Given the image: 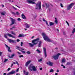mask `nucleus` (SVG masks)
Returning <instances> with one entry per match:
<instances>
[{"label":"nucleus","mask_w":75,"mask_h":75,"mask_svg":"<svg viewBox=\"0 0 75 75\" xmlns=\"http://www.w3.org/2000/svg\"><path fill=\"white\" fill-rule=\"evenodd\" d=\"M27 3H29L31 4H36V6L35 7V8L36 9H39V10H41V2L39 1L37 4H36L35 3L30 0H27Z\"/></svg>","instance_id":"f257e3e1"},{"label":"nucleus","mask_w":75,"mask_h":75,"mask_svg":"<svg viewBox=\"0 0 75 75\" xmlns=\"http://www.w3.org/2000/svg\"><path fill=\"white\" fill-rule=\"evenodd\" d=\"M42 35L43 37L44 40L45 41H47L48 42H53V40H52L51 39H50L46 35L45 33H42Z\"/></svg>","instance_id":"f03ea898"},{"label":"nucleus","mask_w":75,"mask_h":75,"mask_svg":"<svg viewBox=\"0 0 75 75\" xmlns=\"http://www.w3.org/2000/svg\"><path fill=\"white\" fill-rule=\"evenodd\" d=\"M39 40V38H37V39L32 40V42L33 44H31L30 43H28V44L30 45V47H33L34 45H36V44H38V41Z\"/></svg>","instance_id":"7ed1b4c3"},{"label":"nucleus","mask_w":75,"mask_h":75,"mask_svg":"<svg viewBox=\"0 0 75 75\" xmlns=\"http://www.w3.org/2000/svg\"><path fill=\"white\" fill-rule=\"evenodd\" d=\"M28 69H30L31 71H32V69L33 71H37V69L35 67L33 64H30L29 65V66L28 67Z\"/></svg>","instance_id":"20e7f679"},{"label":"nucleus","mask_w":75,"mask_h":75,"mask_svg":"<svg viewBox=\"0 0 75 75\" xmlns=\"http://www.w3.org/2000/svg\"><path fill=\"white\" fill-rule=\"evenodd\" d=\"M7 35L8 36V37H12V38H15L16 37H14V36L12 35L11 34L9 33H7L6 34H4V37L5 38H7Z\"/></svg>","instance_id":"39448f33"},{"label":"nucleus","mask_w":75,"mask_h":75,"mask_svg":"<svg viewBox=\"0 0 75 75\" xmlns=\"http://www.w3.org/2000/svg\"><path fill=\"white\" fill-rule=\"evenodd\" d=\"M60 53H58L57 54V55H53L52 56V57L54 58L55 60H57L58 59V57H59V55H61Z\"/></svg>","instance_id":"423d86ee"},{"label":"nucleus","mask_w":75,"mask_h":75,"mask_svg":"<svg viewBox=\"0 0 75 75\" xmlns=\"http://www.w3.org/2000/svg\"><path fill=\"white\" fill-rule=\"evenodd\" d=\"M16 48H16V49H17V50H18L20 51H21V52H22V53H23V54H25V51H22L20 50V49L22 50H24V49L23 48H21V47H20L18 46H17Z\"/></svg>","instance_id":"0eeeda50"},{"label":"nucleus","mask_w":75,"mask_h":75,"mask_svg":"<svg viewBox=\"0 0 75 75\" xmlns=\"http://www.w3.org/2000/svg\"><path fill=\"white\" fill-rule=\"evenodd\" d=\"M75 4V3H71V4L69 5L67 7V10H69L71 8H72V7Z\"/></svg>","instance_id":"6e6552de"},{"label":"nucleus","mask_w":75,"mask_h":75,"mask_svg":"<svg viewBox=\"0 0 75 75\" xmlns=\"http://www.w3.org/2000/svg\"><path fill=\"white\" fill-rule=\"evenodd\" d=\"M7 40L8 41V42H10V43L11 42H12L13 43H15L16 42V40H14L9 39L8 38L7 39Z\"/></svg>","instance_id":"1a4fd4ad"},{"label":"nucleus","mask_w":75,"mask_h":75,"mask_svg":"<svg viewBox=\"0 0 75 75\" xmlns=\"http://www.w3.org/2000/svg\"><path fill=\"white\" fill-rule=\"evenodd\" d=\"M11 25H12L14 24V23H15V21H16V20L13 18H11Z\"/></svg>","instance_id":"9d476101"},{"label":"nucleus","mask_w":75,"mask_h":75,"mask_svg":"<svg viewBox=\"0 0 75 75\" xmlns=\"http://www.w3.org/2000/svg\"><path fill=\"white\" fill-rule=\"evenodd\" d=\"M43 52L44 53L45 57L46 58L47 57V51L46 50V48L45 47L43 48Z\"/></svg>","instance_id":"9b49d317"},{"label":"nucleus","mask_w":75,"mask_h":75,"mask_svg":"<svg viewBox=\"0 0 75 75\" xmlns=\"http://www.w3.org/2000/svg\"><path fill=\"white\" fill-rule=\"evenodd\" d=\"M31 62V60H29V61L27 62L25 64V67H28V65L30 64Z\"/></svg>","instance_id":"f8f14e48"},{"label":"nucleus","mask_w":75,"mask_h":75,"mask_svg":"<svg viewBox=\"0 0 75 75\" xmlns=\"http://www.w3.org/2000/svg\"><path fill=\"white\" fill-rule=\"evenodd\" d=\"M47 64L50 65V66H52L53 64V63L52 62H47Z\"/></svg>","instance_id":"ddd939ff"},{"label":"nucleus","mask_w":75,"mask_h":75,"mask_svg":"<svg viewBox=\"0 0 75 75\" xmlns=\"http://www.w3.org/2000/svg\"><path fill=\"white\" fill-rule=\"evenodd\" d=\"M25 36V35H24L23 34H20L18 36V37H24Z\"/></svg>","instance_id":"4468645a"},{"label":"nucleus","mask_w":75,"mask_h":75,"mask_svg":"<svg viewBox=\"0 0 75 75\" xmlns=\"http://www.w3.org/2000/svg\"><path fill=\"white\" fill-rule=\"evenodd\" d=\"M21 16H22V18H23V19H27V18H26V17H25V16H24V14L22 13V14Z\"/></svg>","instance_id":"2eb2a0df"},{"label":"nucleus","mask_w":75,"mask_h":75,"mask_svg":"<svg viewBox=\"0 0 75 75\" xmlns=\"http://www.w3.org/2000/svg\"><path fill=\"white\" fill-rule=\"evenodd\" d=\"M25 25H26V28H29L30 27V25L27 23H25Z\"/></svg>","instance_id":"dca6fc26"},{"label":"nucleus","mask_w":75,"mask_h":75,"mask_svg":"<svg viewBox=\"0 0 75 75\" xmlns=\"http://www.w3.org/2000/svg\"><path fill=\"white\" fill-rule=\"evenodd\" d=\"M10 73L11 75H12L13 74H15V73H16V71L13 70H12V71L10 72Z\"/></svg>","instance_id":"f3484780"},{"label":"nucleus","mask_w":75,"mask_h":75,"mask_svg":"<svg viewBox=\"0 0 75 75\" xmlns=\"http://www.w3.org/2000/svg\"><path fill=\"white\" fill-rule=\"evenodd\" d=\"M54 22L56 23V24H58V19L56 18H55Z\"/></svg>","instance_id":"a211bd4d"},{"label":"nucleus","mask_w":75,"mask_h":75,"mask_svg":"<svg viewBox=\"0 0 75 75\" xmlns=\"http://www.w3.org/2000/svg\"><path fill=\"white\" fill-rule=\"evenodd\" d=\"M14 55H15L14 54H11V56H9V58H13V57H14Z\"/></svg>","instance_id":"6ab92c4d"},{"label":"nucleus","mask_w":75,"mask_h":75,"mask_svg":"<svg viewBox=\"0 0 75 75\" xmlns=\"http://www.w3.org/2000/svg\"><path fill=\"white\" fill-rule=\"evenodd\" d=\"M42 43V42H41V41H39V42L38 45V47H41V44Z\"/></svg>","instance_id":"aec40b11"},{"label":"nucleus","mask_w":75,"mask_h":75,"mask_svg":"<svg viewBox=\"0 0 75 75\" xmlns=\"http://www.w3.org/2000/svg\"><path fill=\"white\" fill-rule=\"evenodd\" d=\"M49 24H50V25L51 26V25H52L54 24V23H52L51 22H49Z\"/></svg>","instance_id":"412c9836"},{"label":"nucleus","mask_w":75,"mask_h":75,"mask_svg":"<svg viewBox=\"0 0 75 75\" xmlns=\"http://www.w3.org/2000/svg\"><path fill=\"white\" fill-rule=\"evenodd\" d=\"M11 33L12 34L14 35H16V33H14L13 31H11Z\"/></svg>","instance_id":"4be33fe9"},{"label":"nucleus","mask_w":75,"mask_h":75,"mask_svg":"<svg viewBox=\"0 0 75 75\" xmlns=\"http://www.w3.org/2000/svg\"><path fill=\"white\" fill-rule=\"evenodd\" d=\"M7 48H8V52H11V51L10 50V48L8 46L7 47Z\"/></svg>","instance_id":"5701e85b"},{"label":"nucleus","mask_w":75,"mask_h":75,"mask_svg":"<svg viewBox=\"0 0 75 75\" xmlns=\"http://www.w3.org/2000/svg\"><path fill=\"white\" fill-rule=\"evenodd\" d=\"M75 28H74L72 32V34H74V33H75Z\"/></svg>","instance_id":"b1692460"},{"label":"nucleus","mask_w":75,"mask_h":75,"mask_svg":"<svg viewBox=\"0 0 75 75\" xmlns=\"http://www.w3.org/2000/svg\"><path fill=\"white\" fill-rule=\"evenodd\" d=\"M5 13H6L5 12H1V15H2V16H5Z\"/></svg>","instance_id":"393cba45"},{"label":"nucleus","mask_w":75,"mask_h":75,"mask_svg":"<svg viewBox=\"0 0 75 75\" xmlns=\"http://www.w3.org/2000/svg\"><path fill=\"white\" fill-rule=\"evenodd\" d=\"M62 61V62H65V59H63Z\"/></svg>","instance_id":"a878e982"},{"label":"nucleus","mask_w":75,"mask_h":75,"mask_svg":"<svg viewBox=\"0 0 75 75\" xmlns=\"http://www.w3.org/2000/svg\"><path fill=\"white\" fill-rule=\"evenodd\" d=\"M8 60V59H5L4 61V62H7Z\"/></svg>","instance_id":"bb28decb"},{"label":"nucleus","mask_w":75,"mask_h":75,"mask_svg":"<svg viewBox=\"0 0 75 75\" xmlns=\"http://www.w3.org/2000/svg\"><path fill=\"white\" fill-rule=\"evenodd\" d=\"M36 51H37V52H38V53H40L41 51H40V50L38 49H37L36 50Z\"/></svg>","instance_id":"cd10ccee"},{"label":"nucleus","mask_w":75,"mask_h":75,"mask_svg":"<svg viewBox=\"0 0 75 75\" xmlns=\"http://www.w3.org/2000/svg\"><path fill=\"white\" fill-rule=\"evenodd\" d=\"M26 53L27 54H31V52L29 51H28L26 52Z\"/></svg>","instance_id":"c85d7f7f"},{"label":"nucleus","mask_w":75,"mask_h":75,"mask_svg":"<svg viewBox=\"0 0 75 75\" xmlns=\"http://www.w3.org/2000/svg\"><path fill=\"white\" fill-rule=\"evenodd\" d=\"M54 72V70L52 69H51L50 70V72Z\"/></svg>","instance_id":"c756f323"},{"label":"nucleus","mask_w":75,"mask_h":75,"mask_svg":"<svg viewBox=\"0 0 75 75\" xmlns=\"http://www.w3.org/2000/svg\"><path fill=\"white\" fill-rule=\"evenodd\" d=\"M16 15H17V16H19V15H20V13H18V12H16Z\"/></svg>","instance_id":"7c9ffc66"},{"label":"nucleus","mask_w":75,"mask_h":75,"mask_svg":"<svg viewBox=\"0 0 75 75\" xmlns=\"http://www.w3.org/2000/svg\"><path fill=\"white\" fill-rule=\"evenodd\" d=\"M15 28V26H13L12 28H10V30H12L13 29V28Z\"/></svg>","instance_id":"2f4dec72"},{"label":"nucleus","mask_w":75,"mask_h":75,"mask_svg":"<svg viewBox=\"0 0 75 75\" xmlns=\"http://www.w3.org/2000/svg\"><path fill=\"white\" fill-rule=\"evenodd\" d=\"M23 43L22 42H21V47L23 46Z\"/></svg>","instance_id":"473e14b6"},{"label":"nucleus","mask_w":75,"mask_h":75,"mask_svg":"<svg viewBox=\"0 0 75 75\" xmlns=\"http://www.w3.org/2000/svg\"><path fill=\"white\" fill-rule=\"evenodd\" d=\"M15 61L16 62V64H17V65H19V64H18V62L16 61Z\"/></svg>","instance_id":"72a5a7b5"},{"label":"nucleus","mask_w":75,"mask_h":75,"mask_svg":"<svg viewBox=\"0 0 75 75\" xmlns=\"http://www.w3.org/2000/svg\"><path fill=\"white\" fill-rule=\"evenodd\" d=\"M45 5L46 6V7L47 8V7H49V5H47V3H45Z\"/></svg>","instance_id":"f704fd0d"},{"label":"nucleus","mask_w":75,"mask_h":75,"mask_svg":"<svg viewBox=\"0 0 75 75\" xmlns=\"http://www.w3.org/2000/svg\"><path fill=\"white\" fill-rule=\"evenodd\" d=\"M3 54V52H0V56H2L1 55Z\"/></svg>","instance_id":"c9c22d12"},{"label":"nucleus","mask_w":75,"mask_h":75,"mask_svg":"<svg viewBox=\"0 0 75 75\" xmlns=\"http://www.w3.org/2000/svg\"><path fill=\"white\" fill-rule=\"evenodd\" d=\"M13 7L14 9H15V10H17V8H16L15 7H14V6H13Z\"/></svg>","instance_id":"e433bc0d"},{"label":"nucleus","mask_w":75,"mask_h":75,"mask_svg":"<svg viewBox=\"0 0 75 75\" xmlns=\"http://www.w3.org/2000/svg\"><path fill=\"white\" fill-rule=\"evenodd\" d=\"M66 23L69 26V23H68V21H66Z\"/></svg>","instance_id":"4c0bfd02"},{"label":"nucleus","mask_w":75,"mask_h":75,"mask_svg":"<svg viewBox=\"0 0 75 75\" xmlns=\"http://www.w3.org/2000/svg\"><path fill=\"white\" fill-rule=\"evenodd\" d=\"M33 17H34V18H36V17H37V15H36L35 16H34Z\"/></svg>","instance_id":"58836bf2"},{"label":"nucleus","mask_w":75,"mask_h":75,"mask_svg":"<svg viewBox=\"0 0 75 75\" xmlns=\"http://www.w3.org/2000/svg\"><path fill=\"white\" fill-rule=\"evenodd\" d=\"M24 57V56H23V55H21L19 56L20 58H21V57Z\"/></svg>","instance_id":"ea45409f"},{"label":"nucleus","mask_w":75,"mask_h":75,"mask_svg":"<svg viewBox=\"0 0 75 75\" xmlns=\"http://www.w3.org/2000/svg\"><path fill=\"white\" fill-rule=\"evenodd\" d=\"M26 73H25V75H28V72H26Z\"/></svg>","instance_id":"a19ab883"},{"label":"nucleus","mask_w":75,"mask_h":75,"mask_svg":"<svg viewBox=\"0 0 75 75\" xmlns=\"http://www.w3.org/2000/svg\"><path fill=\"white\" fill-rule=\"evenodd\" d=\"M70 64H71V63L69 62H68L67 63V65H70Z\"/></svg>","instance_id":"79ce46f5"},{"label":"nucleus","mask_w":75,"mask_h":75,"mask_svg":"<svg viewBox=\"0 0 75 75\" xmlns=\"http://www.w3.org/2000/svg\"><path fill=\"white\" fill-rule=\"evenodd\" d=\"M61 66L63 67V68H65V67L63 64H62Z\"/></svg>","instance_id":"37998d69"},{"label":"nucleus","mask_w":75,"mask_h":75,"mask_svg":"<svg viewBox=\"0 0 75 75\" xmlns=\"http://www.w3.org/2000/svg\"><path fill=\"white\" fill-rule=\"evenodd\" d=\"M46 24L47 25L49 26V25H48V21H46Z\"/></svg>","instance_id":"c03bdc74"},{"label":"nucleus","mask_w":75,"mask_h":75,"mask_svg":"<svg viewBox=\"0 0 75 75\" xmlns=\"http://www.w3.org/2000/svg\"><path fill=\"white\" fill-rule=\"evenodd\" d=\"M17 21H21V19L20 18H18L17 19Z\"/></svg>","instance_id":"a18cd8bd"},{"label":"nucleus","mask_w":75,"mask_h":75,"mask_svg":"<svg viewBox=\"0 0 75 75\" xmlns=\"http://www.w3.org/2000/svg\"><path fill=\"white\" fill-rule=\"evenodd\" d=\"M38 62H41V61H42V59H40L38 61Z\"/></svg>","instance_id":"49530a36"},{"label":"nucleus","mask_w":75,"mask_h":75,"mask_svg":"<svg viewBox=\"0 0 75 75\" xmlns=\"http://www.w3.org/2000/svg\"><path fill=\"white\" fill-rule=\"evenodd\" d=\"M15 6H16L17 7H18V8H21L20 7L16 5H15Z\"/></svg>","instance_id":"de8ad7c7"},{"label":"nucleus","mask_w":75,"mask_h":75,"mask_svg":"<svg viewBox=\"0 0 75 75\" xmlns=\"http://www.w3.org/2000/svg\"><path fill=\"white\" fill-rule=\"evenodd\" d=\"M60 4L61 7H63V5H62V4Z\"/></svg>","instance_id":"09e8293b"},{"label":"nucleus","mask_w":75,"mask_h":75,"mask_svg":"<svg viewBox=\"0 0 75 75\" xmlns=\"http://www.w3.org/2000/svg\"><path fill=\"white\" fill-rule=\"evenodd\" d=\"M43 21H45H45H45V19H44V18L43 19Z\"/></svg>","instance_id":"8fccbe9b"},{"label":"nucleus","mask_w":75,"mask_h":75,"mask_svg":"<svg viewBox=\"0 0 75 75\" xmlns=\"http://www.w3.org/2000/svg\"><path fill=\"white\" fill-rule=\"evenodd\" d=\"M19 70V68H18L17 70H16V72H18V70Z\"/></svg>","instance_id":"3c124183"},{"label":"nucleus","mask_w":75,"mask_h":75,"mask_svg":"<svg viewBox=\"0 0 75 75\" xmlns=\"http://www.w3.org/2000/svg\"><path fill=\"white\" fill-rule=\"evenodd\" d=\"M5 45L6 46V47L7 48L8 46L7 45H6V44H5Z\"/></svg>","instance_id":"603ef678"},{"label":"nucleus","mask_w":75,"mask_h":75,"mask_svg":"<svg viewBox=\"0 0 75 75\" xmlns=\"http://www.w3.org/2000/svg\"><path fill=\"white\" fill-rule=\"evenodd\" d=\"M10 69H11L10 68H8V71H10Z\"/></svg>","instance_id":"864d4df0"},{"label":"nucleus","mask_w":75,"mask_h":75,"mask_svg":"<svg viewBox=\"0 0 75 75\" xmlns=\"http://www.w3.org/2000/svg\"><path fill=\"white\" fill-rule=\"evenodd\" d=\"M19 41H20V40H19V39H17V42H19Z\"/></svg>","instance_id":"5fc2aeb1"},{"label":"nucleus","mask_w":75,"mask_h":75,"mask_svg":"<svg viewBox=\"0 0 75 75\" xmlns=\"http://www.w3.org/2000/svg\"><path fill=\"white\" fill-rule=\"evenodd\" d=\"M17 53L18 54H21V53H20V52H18Z\"/></svg>","instance_id":"6e6d98bb"},{"label":"nucleus","mask_w":75,"mask_h":75,"mask_svg":"<svg viewBox=\"0 0 75 75\" xmlns=\"http://www.w3.org/2000/svg\"><path fill=\"white\" fill-rule=\"evenodd\" d=\"M11 75V74H10V73H8V74H6V75Z\"/></svg>","instance_id":"4d7b16f0"},{"label":"nucleus","mask_w":75,"mask_h":75,"mask_svg":"<svg viewBox=\"0 0 75 75\" xmlns=\"http://www.w3.org/2000/svg\"><path fill=\"white\" fill-rule=\"evenodd\" d=\"M12 14H14V15H15V13H14V12H12Z\"/></svg>","instance_id":"13d9d810"},{"label":"nucleus","mask_w":75,"mask_h":75,"mask_svg":"<svg viewBox=\"0 0 75 75\" xmlns=\"http://www.w3.org/2000/svg\"><path fill=\"white\" fill-rule=\"evenodd\" d=\"M40 70H42V68H40Z\"/></svg>","instance_id":"bf43d9fd"},{"label":"nucleus","mask_w":75,"mask_h":75,"mask_svg":"<svg viewBox=\"0 0 75 75\" xmlns=\"http://www.w3.org/2000/svg\"><path fill=\"white\" fill-rule=\"evenodd\" d=\"M57 72H59V70L58 69L57 70Z\"/></svg>","instance_id":"052dcab7"},{"label":"nucleus","mask_w":75,"mask_h":75,"mask_svg":"<svg viewBox=\"0 0 75 75\" xmlns=\"http://www.w3.org/2000/svg\"><path fill=\"white\" fill-rule=\"evenodd\" d=\"M1 6L2 7H4V5H2Z\"/></svg>","instance_id":"680f3d73"},{"label":"nucleus","mask_w":75,"mask_h":75,"mask_svg":"<svg viewBox=\"0 0 75 75\" xmlns=\"http://www.w3.org/2000/svg\"><path fill=\"white\" fill-rule=\"evenodd\" d=\"M3 75H6V73H4L3 74Z\"/></svg>","instance_id":"e2e57ef3"},{"label":"nucleus","mask_w":75,"mask_h":75,"mask_svg":"<svg viewBox=\"0 0 75 75\" xmlns=\"http://www.w3.org/2000/svg\"><path fill=\"white\" fill-rule=\"evenodd\" d=\"M56 30H57V31H58H58H59V30H58V29H56Z\"/></svg>","instance_id":"0e129e2a"},{"label":"nucleus","mask_w":75,"mask_h":75,"mask_svg":"<svg viewBox=\"0 0 75 75\" xmlns=\"http://www.w3.org/2000/svg\"><path fill=\"white\" fill-rule=\"evenodd\" d=\"M42 6L43 7H45V5H44V4H43L42 5Z\"/></svg>","instance_id":"69168bd1"},{"label":"nucleus","mask_w":75,"mask_h":75,"mask_svg":"<svg viewBox=\"0 0 75 75\" xmlns=\"http://www.w3.org/2000/svg\"><path fill=\"white\" fill-rule=\"evenodd\" d=\"M55 75H58V73H55Z\"/></svg>","instance_id":"338daca9"},{"label":"nucleus","mask_w":75,"mask_h":75,"mask_svg":"<svg viewBox=\"0 0 75 75\" xmlns=\"http://www.w3.org/2000/svg\"><path fill=\"white\" fill-rule=\"evenodd\" d=\"M55 50H58V48L56 47L55 48Z\"/></svg>","instance_id":"774afa93"}]
</instances>
